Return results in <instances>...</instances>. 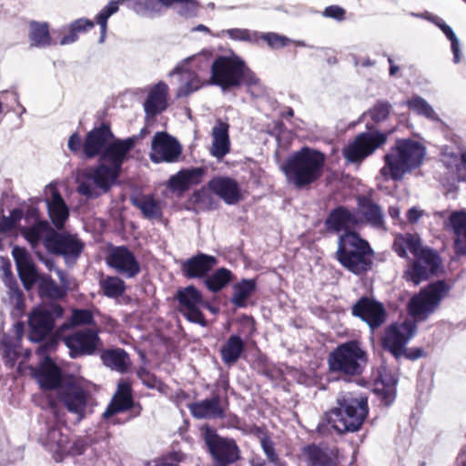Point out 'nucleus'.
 Instances as JSON below:
<instances>
[{
  "label": "nucleus",
  "instance_id": "1",
  "mask_svg": "<svg viewBox=\"0 0 466 466\" xmlns=\"http://www.w3.org/2000/svg\"><path fill=\"white\" fill-rule=\"evenodd\" d=\"M136 142L135 136L125 139L115 137L109 124L106 122L87 132L83 141V154L86 159L98 157L99 163L77 178V193L88 199L107 193L116 184L122 166Z\"/></svg>",
  "mask_w": 466,
  "mask_h": 466
},
{
  "label": "nucleus",
  "instance_id": "2",
  "mask_svg": "<svg viewBox=\"0 0 466 466\" xmlns=\"http://www.w3.org/2000/svg\"><path fill=\"white\" fill-rule=\"evenodd\" d=\"M338 406L327 411L316 427L319 435L325 437L333 431L343 434L358 431L369 414L368 398L363 394L342 393Z\"/></svg>",
  "mask_w": 466,
  "mask_h": 466
},
{
  "label": "nucleus",
  "instance_id": "3",
  "mask_svg": "<svg viewBox=\"0 0 466 466\" xmlns=\"http://www.w3.org/2000/svg\"><path fill=\"white\" fill-rule=\"evenodd\" d=\"M325 161L324 153L305 146L286 158L281 165V170L290 185L302 189L322 177Z\"/></svg>",
  "mask_w": 466,
  "mask_h": 466
},
{
  "label": "nucleus",
  "instance_id": "4",
  "mask_svg": "<svg viewBox=\"0 0 466 466\" xmlns=\"http://www.w3.org/2000/svg\"><path fill=\"white\" fill-rule=\"evenodd\" d=\"M426 155L425 147L411 138H398L384 156L380 173L384 177L400 181L406 174L420 167Z\"/></svg>",
  "mask_w": 466,
  "mask_h": 466
},
{
  "label": "nucleus",
  "instance_id": "5",
  "mask_svg": "<svg viewBox=\"0 0 466 466\" xmlns=\"http://www.w3.org/2000/svg\"><path fill=\"white\" fill-rule=\"evenodd\" d=\"M64 308L56 301H44L35 307L28 315V339L35 343L42 342L36 350L40 355L54 350L58 345L57 334L48 337L55 328L56 320L64 315Z\"/></svg>",
  "mask_w": 466,
  "mask_h": 466
},
{
  "label": "nucleus",
  "instance_id": "6",
  "mask_svg": "<svg viewBox=\"0 0 466 466\" xmlns=\"http://www.w3.org/2000/svg\"><path fill=\"white\" fill-rule=\"evenodd\" d=\"M212 52L203 50L202 52L190 56L177 64L168 73L169 77L177 76L179 86L177 90V97H186L198 91L208 83L204 75L211 74Z\"/></svg>",
  "mask_w": 466,
  "mask_h": 466
},
{
  "label": "nucleus",
  "instance_id": "7",
  "mask_svg": "<svg viewBox=\"0 0 466 466\" xmlns=\"http://www.w3.org/2000/svg\"><path fill=\"white\" fill-rule=\"evenodd\" d=\"M373 250L369 242L353 231H346L339 237L336 258L350 272L361 275L372 264Z\"/></svg>",
  "mask_w": 466,
  "mask_h": 466
},
{
  "label": "nucleus",
  "instance_id": "8",
  "mask_svg": "<svg viewBox=\"0 0 466 466\" xmlns=\"http://www.w3.org/2000/svg\"><path fill=\"white\" fill-rule=\"evenodd\" d=\"M366 363L367 354L355 340L339 344L328 356L329 370L346 376L361 374Z\"/></svg>",
  "mask_w": 466,
  "mask_h": 466
},
{
  "label": "nucleus",
  "instance_id": "9",
  "mask_svg": "<svg viewBox=\"0 0 466 466\" xmlns=\"http://www.w3.org/2000/svg\"><path fill=\"white\" fill-rule=\"evenodd\" d=\"M449 291L450 287L444 280L429 284L410 299L408 305L409 313L417 320L428 319L438 309Z\"/></svg>",
  "mask_w": 466,
  "mask_h": 466
},
{
  "label": "nucleus",
  "instance_id": "10",
  "mask_svg": "<svg viewBox=\"0 0 466 466\" xmlns=\"http://www.w3.org/2000/svg\"><path fill=\"white\" fill-rule=\"evenodd\" d=\"M244 60L238 56H218L212 62L211 76L208 78V86H219L228 91L239 86V76L242 73Z\"/></svg>",
  "mask_w": 466,
  "mask_h": 466
},
{
  "label": "nucleus",
  "instance_id": "11",
  "mask_svg": "<svg viewBox=\"0 0 466 466\" xmlns=\"http://www.w3.org/2000/svg\"><path fill=\"white\" fill-rule=\"evenodd\" d=\"M52 420H46L41 428L37 441L48 451L54 453L56 461H61L62 454L67 450L69 438L62 431L60 424L63 421L60 411L54 401L50 402Z\"/></svg>",
  "mask_w": 466,
  "mask_h": 466
},
{
  "label": "nucleus",
  "instance_id": "12",
  "mask_svg": "<svg viewBox=\"0 0 466 466\" xmlns=\"http://www.w3.org/2000/svg\"><path fill=\"white\" fill-rule=\"evenodd\" d=\"M368 131L359 134L353 142L343 149V157L350 163H360L383 146L389 136L393 132H381L373 130V127L367 123Z\"/></svg>",
  "mask_w": 466,
  "mask_h": 466
},
{
  "label": "nucleus",
  "instance_id": "13",
  "mask_svg": "<svg viewBox=\"0 0 466 466\" xmlns=\"http://www.w3.org/2000/svg\"><path fill=\"white\" fill-rule=\"evenodd\" d=\"M202 437L214 466H229L240 459V450L233 439L218 435L209 426L203 427Z\"/></svg>",
  "mask_w": 466,
  "mask_h": 466
},
{
  "label": "nucleus",
  "instance_id": "14",
  "mask_svg": "<svg viewBox=\"0 0 466 466\" xmlns=\"http://www.w3.org/2000/svg\"><path fill=\"white\" fill-rule=\"evenodd\" d=\"M43 245L48 253L60 256L68 267H73L84 249V243L76 235L51 230Z\"/></svg>",
  "mask_w": 466,
  "mask_h": 466
},
{
  "label": "nucleus",
  "instance_id": "15",
  "mask_svg": "<svg viewBox=\"0 0 466 466\" xmlns=\"http://www.w3.org/2000/svg\"><path fill=\"white\" fill-rule=\"evenodd\" d=\"M416 331L417 325L412 320H405L402 323H391L383 332L381 347L398 361L401 359L404 347L414 337Z\"/></svg>",
  "mask_w": 466,
  "mask_h": 466
},
{
  "label": "nucleus",
  "instance_id": "16",
  "mask_svg": "<svg viewBox=\"0 0 466 466\" xmlns=\"http://www.w3.org/2000/svg\"><path fill=\"white\" fill-rule=\"evenodd\" d=\"M56 399L70 413L75 414L78 421L86 415V410L92 400L90 392L74 381H66L59 387Z\"/></svg>",
  "mask_w": 466,
  "mask_h": 466
},
{
  "label": "nucleus",
  "instance_id": "17",
  "mask_svg": "<svg viewBox=\"0 0 466 466\" xmlns=\"http://www.w3.org/2000/svg\"><path fill=\"white\" fill-rule=\"evenodd\" d=\"M177 300V309L188 321L206 327L207 320L200 310L203 304V296L201 292L193 285L178 289L175 295Z\"/></svg>",
  "mask_w": 466,
  "mask_h": 466
},
{
  "label": "nucleus",
  "instance_id": "18",
  "mask_svg": "<svg viewBox=\"0 0 466 466\" xmlns=\"http://www.w3.org/2000/svg\"><path fill=\"white\" fill-rule=\"evenodd\" d=\"M63 341L72 359L94 355L101 345L98 333L90 328L74 331L65 336Z\"/></svg>",
  "mask_w": 466,
  "mask_h": 466
},
{
  "label": "nucleus",
  "instance_id": "19",
  "mask_svg": "<svg viewBox=\"0 0 466 466\" xmlns=\"http://www.w3.org/2000/svg\"><path fill=\"white\" fill-rule=\"evenodd\" d=\"M351 314L367 323L371 330L380 328L387 319L384 305L367 296H362L353 304Z\"/></svg>",
  "mask_w": 466,
  "mask_h": 466
},
{
  "label": "nucleus",
  "instance_id": "20",
  "mask_svg": "<svg viewBox=\"0 0 466 466\" xmlns=\"http://www.w3.org/2000/svg\"><path fill=\"white\" fill-rule=\"evenodd\" d=\"M441 261L436 251H426L419 258L410 263L403 273V279L418 286L431 276L435 275Z\"/></svg>",
  "mask_w": 466,
  "mask_h": 466
},
{
  "label": "nucleus",
  "instance_id": "21",
  "mask_svg": "<svg viewBox=\"0 0 466 466\" xmlns=\"http://www.w3.org/2000/svg\"><path fill=\"white\" fill-rule=\"evenodd\" d=\"M179 142L167 132H157L151 141L149 158L153 163L177 162L181 155Z\"/></svg>",
  "mask_w": 466,
  "mask_h": 466
},
{
  "label": "nucleus",
  "instance_id": "22",
  "mask_svg": "<svg viewBox=\"0 0 466 466\" xmlns=\"http://www.w3.org/2000/svg\"><path fill=\"white\" fill-rule=\"evenodd\" d=\"M106 264L126 279H133L140 272L139 262L125 246L114 248L106 257Z\"/></svg>",
  "mask_w": 466,
  "mask_h": 466
},
{
  "label": "nucleus",
  "instance_id": "23",
  "mask_svg": "<svg viewBox=\"0 0 466 466\" xmlns=\"http://www.w3.org/2000/svg\"><path fill=\"white\" fill-rule=\"evenodd\" d=\"M18 276L24 288L29 290L41 279L30 254L25 248L15 246L12 250Z\"/></svg>",
  "mask_w": 466,
  "mask_h": 466
},
{
  "label": "nucleus",
  "instance_id": "24",
  "mask_svg": "<svg viewBox=\"0 0 466 466\" xmlns=\"http://www.w3.org/2000/svg\"><path fill=\"white\" fill-rule=\"evenodd\" d=\"M208 188L228 205H235L241 199L238 183L227 176H216L208 182Z\"/></svg>",
  "mask_w": 466,
  "mask_h": 466
},
{
  "label": "nucleus",
  "instance_id": "25",
  "mask_svg": "<svg viewBox=\"0 0 466 466\" xmlns=\"http://www.w3.org/2000/svg\"><path fill=\"white\" fill-rule=\"evenodd\" d=\"M301 455L306 466H337L338 453L328 446L308 444L301 450Z\"/></svg>",
  "mask_w": 466,
  "mask_h": 466
},
{
  "label": "nucleus",
  "instance_id": "26",
  "mask_svg": "<svg viewBox=\"0 0 466 466\" xmlns=\"http://www.w3.org/2000/svg\"><path fill=\"white\" fill-rule=\"evenodd\" d=\"M218 262L215 256L198 252L182 263L181 271L187 279H205Z\"/></svg>",
  "mask_w": 466,
  "mask_h": 466
},
{
  "label": "nucleus",
  "instance_id": "27",
  "mask_svg": "<svg viewBox=\"0 0 466 466\" xmlns=\"http://www.w3.org/2000/svg\"><path fill=\"white\" fill-rule=\"evenodd\" d=\"M35 377L41 389L56 390L64 385L62 370L46 355L35 372Z\"/></svg>",
  "mask_w": 466,
  "mask_h": 466
},
{
  "label": "nucleus",
  "instance_id": "28",
  "mask_svg": "<svg viewBox=\"0 0 466 466\" xmlns=\"http://www.w3.org/2000/svg\"><path fill=\"white\" fill-rule=\"evenodd\" d=\"M207 171L208 169L205 167L182 168L169 177L167 187L172 191H187L190 187L199 185L203 181Z\"/></svg>",
  "mask_w": 466,
  "mask_h": 466
},
{
  "label": "nucleus",
  "instance_id": "29",
  "mask_svg": "<svg viewBox=\"0 0 466 466\" xmlns=\"http://www.w3.org/2000/svg\"><path fill=\"white\" fill-rule=\"evenodd\" d=\"M168 86L159 81L154 85L144 101L143 106L147 116L155 117L164 112L167 106Z\"/></svg>",
  "mask_w": 466,
  "mask_h": 466
},
{
  "label": "nucleus",
  "instance_id": "30",
  "mask_svg": "<svg viewBox=\"0 0 466 466\" xmlns=\"http://www.w3.org/2000/svg\"><path fill=\"white\" fill-rule=\"evenodd\" d=\"M325 228L327 231L339 233L341 231H350V228L358 225L356 216L344 206H338L333 208L325 219Z\"/></svg>",
  "mask_w": 466,
  "mask_h": 466
},
{
  "label": "nucleus",
  "instance_id": "31",
  "mask_svg": "<svg viewBox=\"0 0 466 466\" xmlns=\"http://www.w3.org/2000/svg\"><path fill=\"white\" fill-rule=\"evenodd\" d=\"M447 229L454 235V248L457 254L466 255V211H452L444 221Z\"/></svg>",
  "mask_w": 466,
  "mask_h": 466
},
{
  "label": "nucleus",
  "instance_id": "32",
  "mask_svg": "<svg viewBox=\"0 0 466 466\" xmlns=\"http://www.w3.org/2000/svg\"><path fill=\"white\" fill-rule=\"evenodd\" d=\"M189 410L197 419H222L225 411L221 406V399L218 394H213L210 398L188 405Z\"/></svg>",
  "mask_w": 466,
  "mask_h": 466
},
{
  "label": "nucleus",
  "instance_id": "33",
  "mask_svg": "<svg viewBox=\"0 0 466 466\" xmlns=\"http://www.w3.org/2000/svg\"><path fill=\"white\" fill-rule=\"evenodd\" d=\"M51 198L46 199L48 216L54 227L57 230H61L68 219L69 208L56 187L51 188Z\"/></svg>",
  "mask_w": 466,
  "mask_h": 466
},
{
  "label": "nucleus",
  "instance_id": "34",
  "mask_svg": "<svg viewBox=\"0 0 466 466\" xmlns=\"http://www.w3.org/2000/svg\"><path fill=\"white\" fill-rule=\"evenodd\" d=\"M229 125L218 119L212 128V147L210 154L218 159H222L230 150Z\"/></svg>",
  "mask_w": 466,
  "mask_h": 466
},
{
  "label": "nucleus",
  "instance_id": "35",
  "mask_svg": "<svg viewBox=\"0 0 466 466\" xmlns=\"http://www.w3.org/2000/svg\"><path fill=\"white\" fill-rule=\"evenodd\" d=\"M28 39L30 47L46 48L56 45L52 39L47 22L31 21L29 23Z\"/></svg>",
  "mask_w": 466,
  "mask_h": 466
},
{
  "label": "nucleus",
  "instance_id": "36",
  "mask_svg": "<svg viewBox=\"0 0 466 466\" xmlns=\"http://www.w3.org/2000/svg\"><path fill=\"white\" fill-rule=\"evenodd\" d=\"M100 357L105 366L120 373L127 372L131 364L129 355L120 348L106 350Z\"/></svg>",
  "mask_w": 466,
  "mask_h": 466
},
{
  "label": "nucleus",
  "instance_id": "37",
  "mask_svg": "<svg viewBox=\"0 0 466 466\" xmlns=\"http://www.w3.org/2000/svg\"><path fill=\"white\" fill-rule=\"evenodd\" d=\"M245 349L246 344L239 335L229 336L219 350L223 363L228 366L235 364L240 359Z\"/></svg>",
  "mask_w": 466,
  "mask_h": 466
},
{
  "label": "nucleus",
  "instance_id": "38",
  "mask_svg": "<svg viewBox=\"0 0 466 466\" xmlns=\"http://www.w3.org/2000/svg\"><path fill=\"white\" fill-rule=\"evenodd\" d=\"M257 280L255 279H242L233 285V294L230 302L237 308H245L248 299L256 291Z\"/></svg>",
  "mask_w": 466,
  "mask_h": 466
},
{
  "label": "nucleus",
  "instance_id": "39",
  "mask_svg": "<svg viewBox=\"0 0 466 466\" xmlns=\"http://www.w3.org/2000/svg\"><path fill=\"white\" fill-rule=\"evenodd\" d=\"M131 204L138 208L143 217L147 219H157L162 218L163 211L160 203L152 196L132 197Z\"/></svg>",
  "mask_w": 466,
  "mask_h": 466
},
{
  "label": "nucleus",
  "instance_id": "40",
  "mask_svg": "<svg viewBox=\"0 0 466 466\" xmlns=\"http://www.w3.org/2000/svg\"><path fill=\"white\" fill-rule=\"evenodd\" d=\"M359 206L362 209V216L365 221L373 228H382L384 225V216L380 205L368 198H360Z\"/></svg>",
  "mask_w": 466,
  "mask_h": 466
},
{
  "label": "nucleus",
  "instance_id": "41",
  "mask_svg": "<svg viewBox=\"0 0 466 466\" xmlns=\"http://www.w3.org/2000/svg\"><path fill=\"white\" fill-rule=\"evenodd\" d=\"M234 279L235 276L230 269L219 268L213 273L208 274L203 282L210 292L218 293L232 282Z\"/></svg>",
  "mask_w": 466,
  "mask_h": 466
},
{
  "label": "nucleus",
  "instance_id": "42",
  "mask_svg": "<svg viewBox=\"0 0 466 466\" xmlns=\"http://www.w3.org/2000/svg\"><path fill=\"white\" fill-rule=\"evenodd\" d=\"M94 323V316L90 309H73L70 318H68L62 325L58 327L56 334H62L68 329Z\"/></svg>",
  "mask_w": 466,
  "mask_h": 466
},
{
  "label": "nucleus",
  "instance_id": "43",
  "mask_svg": "<svg viewBox=\"0 0 466 466\" xmlns=\"http://www.w3.org/2000/svg\"><path fill=\"white\" fill-rule=\"evenodd\" d=\"M169 0H135L133 10L138 15L154 18L163 14L164 8H168Z\"/></svg>",
  "mask_w": 466,
  "mask_h": 466
},
{
  "label": "nucleus",
  "instance_id": "44",
  "mask_svg": "<svg viewBox=\"0 0 466 466\" xmlns=\"http://www.w3.org/2000/svg\"><path fill=\"white\" fill-rule=\"evenodd\" d=\"M94 26L95 24L90 19L85 17L76 19L67 25L66 30L68 33L60 39L59 44L61 46H67L76 43L80 34L86 33Z\"/></svg>",
  "mask_w": 466,
  "mask_h": 466
},
{
  "label": "nucleus",
  "instance_id": "45",
  "mask_svg": "<svg viewBox=\"0 0 466 466\" xmlns=\"http://www.w3.org/2000/svg\"><path fill=\"white\" fill-rule=\"evenodd\" d=\"M51 230H56L51 228L48 221L41 220L39 218L35 220V223L22 230L23 236L33 246L35 247L44 238L49 235Z\"/></svg>",
  "mask_w": 466,
  "mask_h": 466
},
{
  "label": "nucleus",
  "instance_id": "46",
  "mask_svg": "<svg viewBox=\"0 0 466 466\" xmlns=\"http://www.w3.org/2000/svg\"><path fill=\"white\" fill-rule=\"evenodd\" d=\"M133 406V399L131 394H120L115 393L111 402L104 411L102 417L104 419H109L115 414L126 411L131 409Z\"/></svg>",
  "mask_w": 466,
  "mask_h": 466
},
{
  "label": "nucleus",
  "instance_id": "47",
  "mask_svg": "<svg viewBox=\"0 0 466 466\" xmlns=\"http://www.w3.org/2000/svg\"><path fill=\"white\" fill-rule=\"evenodd\" d=\"M38 291L41 298L51 299H63L66 295V291L62 289L48 275L42 277L38 281Z\"/></svg>",
  "mask_w": 466,
  "mask_h": 466
},
{
  "label": "nucleus",
  "instance_id": "48",
  "mask_svg": "<svg viewBox=\"0 0 466 466\" xmlns=\"http://www.w3.org/2000/svg\"><path fill=\"white\" fill-rule=\"evenodd\" d=\"M208 185L196 190L190 197L189 201L198 210H214L217 208L218 203L214 197L208 192Z\"/></svg>",
  "mask_w": 466,
  "mask_h": 466
},
{
  "label": "nucleus",
  "instance_id": "49",
  "mask_svg": "<svg viewBox=\"0 0 466 466\" xmlns=\"http://www.w3.org/2000/svg\"><path fill=\"white\" fill-rule=\"evenodd\" d=\"M408 107L414 111L417 115L424 116L432 121H439V116L434 111L433 107L427 102L426 99L420 96H413L410 99L406 101Z\"/></svg>",
  "mask_w": 466,
  "mask_h": 466
},
{
  "label": "nucleus",
  "instance_id": "50",
  "mask_svg": "<svg viewBox=\"0 0 466 466\" xmlns=\"http://www.w3.org/2000/svg\"><path fill=\"white\" fill-rule=\"evenodd\" d=\"M432 22L442 31L447 39L451 42V49L453 54V63L459 64L461 62V44L458 36L453 29L447 25L442 19L434 17Z\"/></svg>",
  "mask_w": 466,
  "mask_h": 466
},
{
  "label": "nucleus",
  "instance_id": "51",
  "mask_svg": "<svg viewBox=\"0 0 466 466\" xmlns=\"http://www.w3.org/2000/svg\"><path fill=\"white\" fill-rule=\"evenodd\" d=\"M169 7H174L178 15L188 19L198 16L200 4L197 0H169Z\"/></svg>",
  "mask_w": 466,
  "mask_h": 466
},
{
  "label": "nucleus",
  "instance_id": "52",
  "mask_svg": "<svg viewBox=\"0 0 466 466\" xmlns=\"http://www.w3.org/2000/svg\"><path fill=\"white\" fill-rule=\"evenodd\" d=\"M121 0H111L96 16V21L100 26V39L99 43L104 42L106 32L107 28V19L116 13L119 8Z\"/></svg>",
  "mask_w": 466,
  "mask_h": 466
},
{
  "label": "nucleus",
  "instance_id": "53",
  "mask_svg": "<svg viewBox=\"0 0 466 466\" xmlns=\"http://www.w3.org/2000/svg\"><path fill=\"white\" fill-rule=\"evenodd\" d=\"M391 108L388 101L378 100L363 116H369L373 123L379 124L388 118Z\"/></svg>",
  "mask_w": 466,
  "mask_h": 466
},
{
  "label": "nucleus",
  "instance_id": "54",
  "mask_svg": "<svg viewBox=\"0 0 466 466\" xmlns=\"http://www.w3.org/2000/svg\"><path fill=\"white\" fill-rule=\"evenodd\" d=\"M101 288L104 294L108 298H117L126 289L125 282L120 278L109 276L101 282Z\"/></svg>",
  "mask_w": 466,
  "mask_h": 466
},
{
  "label": "nucleus",
  "instance_id": "55",
  "mask_svg": "<svg viewBox=\"0 0 466 466\" xmlns=\"http://www.w3.org/2000/svg\"><path fill=\"white\" fill-rule=\"evenodd\" d=\"M222 35H227L230 39L241 42L258 43V32L246 28H230L223 30Z\"/></svg>",
  "mask_w": 466,
  "mask_h": 466
},
{
  "label": "nucleus",
  "instance_id": "56",
  "mask_svg": "<svg viewBox=\"0 0 466 466\" xmlns=\"http://www.w3.org/2000/svg\"><path fill=\"white\" fill-rule=\"evenodd\" d=\"M259 39L264 40L268 46L273 49L283 48L291 42L286 35L274 32L258 33V40Z\"/></svg>",
  "mask_w": 466,
  "mask_h": 466
},
{
  "label": "nucleus",
  "instance_id": "57",
  "mask_svg": "<svg viewBox=\"0 0 466 466\" xmlns=\"http://www.w3.org/2000/svg\"><path fill=\"white\" fill-rule=\"evenodd\" d=\"M406 242L408 246V250L412 253L416 258H419V257H421L422 254L426 251H433L431 248H423L420 243V239L419 237L414 236L412 234L407 233L405 234Z\"/></svg>",
  "mask_w": 466,
  "mask_h": 466
},
{
  "label": "nucleus",
  "instance_id": "58",
  "mask_svg": "<svg viewBox=\"0 0 466 466\" xmlns=\"http://www.w3.org/2000/svg\"><path fill=\"white\" fill-rule=\"evenodd\" d=\"M260 445L269 463L280 459L276 452L274 442L268 435L260 437Z\"/></svg>",
  "mask_w": 466,
  "mask_h": 466
},
{
  "label": "nucleus",
  "instance_id": "59",
  "mask_svg": "<svg viewBox=\"0 0 466 466\" xmlns=\"http://www.w3.org/2000/svg\"><path fill=\"white\" fill-rule=\"evenodd\" d=\"M241 71L242 73L239 76V86L242 84H245L248 86H255L260 84L259 79L245 62L244 66L241 67Z\"/></svg>",
  "mask_w": 466,
  "mask_h": 466
},
{
  "label": "nucleus",
  "instance_id": "60",
  "mask_svg": "<svg viewBox=\"0 0 466 466\" xmlns=\"http://www.w3.org/2000/svg\"><path fill=\"white\" fill-rule=\"evenodd\" d=\"M322 15L341 22L345 19V10L339 5H329L324 9Z\"/></svg>",
  "mask_w": 466,
  "mask_h": 466
},
{
  "label": "nucleus",
  "instance_id": "61",
  "mask_svg": "<svg viewBox=\"0 0 466 466\" xmlns=\"http://www.w3.org/2000/svg\"><path fill=\"white\" fill-rule=\"evenodd\" d=\"M392 248L398 254L399 257L402 258H408V246L405 235H399L395 238Z\"/></svg>",
  "mask_w": 466,
  "mask_h": 466
},
{
  "label": "nucleus",
  "instance_id": "62",
  "mask_svg": "<svg viewBox=\"0 0 466 466\" xmlns=\"http://www.w3.org/2000/svg\"><path fill=\"white\" fill-rule=\"evenodd\" d=\"M376 393L386 406H390L395 400L396 395L392 388L377 389Z\"/></svg>",
  "mask_w": 466,
  "mask_h": 466
},
{
  "label": "nucleus",
  "instance_id": "63",
  "mask_svg": "<svg viewBox=\"0 0 466 466\" xmlns=\"http://www.w3.org/2000/svg\"><path fill=\"white\" fill-rule=\"evenodd\" d=\"M137 377L142 380V382L149 389L155 388L156 378L146 369H139L137 372Z\"/></svg>",
  "mask_w": 466,
  "mask_h": 466
},
{
  "label": "nucleus",
  "instance_id": "64",
  "mask_svg": "<svg viewBox=\"0 0 466 466\" xmlns=\"http://www.w3.org/2000/svg\"><path fill=\"white\" fill-rule=\"evenodd\" d=\"M456 172L458 180H466V151L461 154L460 163L456 165Z\"/></svg>",
  "mask_w": 466,
  "mask_h": 466
}]
</instances>
